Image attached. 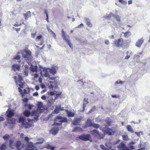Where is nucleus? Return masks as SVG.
Listing matches in <instances>:
<instances>
[{
	"mask_svg": "<svg viewBox=\"0 0 150 150\" xmlns=\"http://www.w3.org/2000/svg\"><path fill=\"white\" fill-rule=\"evenodd\" d=\"M38 112L37 110H34L31 113L29 111L26 110H25L23 112V114L25 116L27 117H29L30 115L31 116H36V117H34V119L35 120L37 121L38 120V117L39 116V114L38 113Z\"/></svg>",
	"mask_w": 150,
	"mask_h": 150,
	"instance_id": "obj_1",
	"label": "nucleus"
},
{
	"mask_svg": "<svg viewBox=\"0 0 150 150\" xmlns=\"http://www.w3.org/2000/svg\"><path fill=\"white\" fill-rule=\"evenodd\" d=\"M22 54V57L25 59L27 61H30L32 59L31 52L29 50L24 51Z\"/></svg>",
	"mask_w": 150,
	"mask_h": 150,
	"instance_id": "obj_2",
	"label": "nucleus"
},
{
	"mask_svg": "<svg viewBox=\"0 0 150 150\" xmlns=\"http://www.w3.org/2000/svg\"><path fill=\"white\" fill-rule=\"evenodd\" d=\"M62 37L63 39L67 43L69 46L71 48V44L69 40V37L67 35L66 33L64 31L63 29L62 30Z\"/></svg>",
	"mask_w": 150,
	"mask_h": 150,
	"instance_id": "obj_3",
	"label": "nucleus"
},
{
	"mask_svg": "<svg viewBox=\"0 0 150 150\" xmlns=\"http://www.w3.org/2000/svg\"><path fill=\"white\" fill-rule=\"evenodd\" d=\"M77 138L79 139L85 141L89 140L91 138L90 135L89 134H84L78 136Z\"/></svg>",
	"mask_w": 150,
	"mask_h": 150,
	"instance_id": "obj_4",
	"label": "nucleus"
},
{
	"mask_svg": "<svg viewBox=\"0 0 150 150\" xmlns=\"http://www.w3.org/2000/svg\"><path fill=\"white\" fill-rule=\"evenodd\" d=\"M124 40L122 38H120L117 40H115L113 44L116 47H120L124 45Z\"/></svg>",
	"mask_w": 150,
	"mask_h": 150,
	"instance_id": "obj_5",
	"label": "nucleus"
},
{
	"mask_svg": "<svg viewBox=\"0 0 150 150\" xmlns=\"http://www.w3.org/2000/svg\"><path fill=\"white\" fill-rule=\"evenodd\" d=\"M16 148L18 150H25V145L22 144L20 141H18L16 142L15 144V148Z\"/></svg>",
	"mask_w": 150,
	"mask_h": 150,
	"instance_id": "obj_6",
	"label": "nucleus"
},
{
	"mask_svg": "<svg viewBox=\"0 0 150 150\" xmlns=\"http://www.w3.org/2000/svg\"><path fill=\"white\" fill-rule=\"evenodd\" d=\"M103 130L104 133L109 135H111L112 133H114V132L113 131L112 129L106 127L104 128Z\"/></svg>",
	"mask_w": 150,
	"mask_h": 150,
	"instance_id": "obj_7",
	"label": "nucleus"
},
{
	"mask_svg": "<svg viewBox=\"0 0 150 150\" xmlns=\"http://www.w3.org/2000/svg\"><path fill=\"white\" fill-rule=\"evenodd\" d=\"M6 116L7 117V118H11L13 116L15 115L14 111L13 109L10 110L8 109L6 111Z\"/></svg>",
	"mask_w": 150,
	"mask_h": 150,
	"instance_id": "obj_8",
	"label": "nucleus"
},
{
	"mask_svg": "<svg viewBox=\"0 0 150 150\" xmlns=\"http://www.w3.org/2000/svg\"><path fill=\"white\" fill-rule=\"evenodd\" d=\"M82 118V117H81L80 118H76L74 119L72 122V124L74 125H79Z\"/></svg>",
	"mask_w": 150,
	"mask_h": 150,
	"instance_id": "obj_9",
	"label": "nucleus"
},
{
	"mask_svg": "<svg viewBox=\"0 0 150 150\" xmlns=\"http://www.w3.org/2000/svg\"><path fill=\"white\" fill-rule=\"evenodd\" d=\"M18 81L19 83L18 85L21 88H23V86L24 85V82H23V79L21 76L18 75Z\"/></svg>",
	"mask_w": 150,
	"mask_h": 150,
	"instance_id": "obj_10",
	"label": "nucleus"
},
{
	"mask_svg": "<svg viewBox=\"0 0 150 150\" xmlns=\"http://www.w3.org/2000/svg\"><path fill=\"white\" fill-rule=\"evenodd\" d=\"M28 144L27 145V147L25 149V150H38L36 147L33 146L31 142H28Z\"/></svg>",
	"mask_w": 150,
	"mask_h": 150,
	"instance_id": "obj_11",
	"label": "nucleus"
},
{
	"mask_svg": "<svg viewBox=\"0 0 150 150\" xmlns=\"http://www.w3.org/2000/svg\"><path fill=\"white\" fill-rule=\"evenodd\" d=\"M57 120H61L59 121L60 122H66L67 121V118L66 117H63L61 116H57L55 117V120L57 121Z\"/></svg>",
	"mask_w": 150,
	"mask_h": 150,
	"instance_id": "obj_12",
	"label": "nucleus"
},
{
	"mask_svg": "<svg viewBox=\"0 0 150 150\" xmlns=\"http://www.w3.org/2000/svg\"><path fill=\"white\" fill-rule=\"evenodd\" d=\"M21 87H19L18 88V90L19 92L21 94V97L22 98H23V97L26 94H27L28 93L26 90L25 89H24L23 92L22 90L21 89Z\"/></svg>",
	"mask_w": 150,
	"mask_h": 150,
	"instance_id": "obj_13",
	"label": "nucleus"
},
{
	"mask_svg": "<svg viewBox=\"0 0 150 150\" xmlns=\"http://www.w3.org/2000/svg\"><path fill=\"white\" fill-rule=\"evenodd\" d=\"M88 103V98H85L83 100V104L82 111H84L85 110V108L86 107V105Z\"/></svg>",
	"mask_w": 150,
	"mask_h": 150,
	"instance_id": "obj_14",
	"label": "nucleus"
},
{
	"mask_svg": "<svg viewBox=\"0 0 150 150\" xmlns=\"http://www.w3.org/2000/svg\"><path fill=\"white\" fill-rule=\"evenodd\" d=\"M7 120L8 123L10 124H14L16 122V119L15 118L11 117L10 118H7Z\"/></svg>",
	"mask_w": 150,
	"mask_h": 150,
	"instance_id": "obj_15",
	"label": "nucleus"
},
{
	"mask_svg": "<svg viewBox=\"0 0 150 150\" xmlns=\"http://www.w3.org/2000/svg\"><path fill=\"white\" fill-rule=\"evenodd\" d=\"M12 67L13 70L14 71H16V70H19L20 69L21 66L15 64L12 65Z\"/></svg>",
	"mask_w": 150,
	"mask_h": 150,
	"instance_id": "obj_16",
	"label": "nucleus"
},
{
	"mask_svg": "<svg viewBox=\"0 0 150 150\" xmlns=\"http://www.w3.org/2000/svg\"><path fill=\"white\" fill-rule=\"evenodd\" d=\"M93 123L91 120L88 119L86 123L85 126L86 127H92Z\"/></svg>",
	"mask_w": 150,
	"mask_h": 150,
	"instance_id": "obj_17",
	"label": "nucleus"
},
{
	"mask_svg": "<svg viewBox=\"0 0 150 150\" xmlns=\"http://www.w3.org/2000/svg\"><path fill=\"white\" fill-rule=\"evenodd\" d=\"M144 42V40L143 39H140L136 42V46L138 47H140Z\"/></svg>",
	"mask_w": 150,
	"mask_h": 150,
	"instance_id": "obj_18",
	"label": "nucleus"
},
{
	"mask_svg": "<svg viewBox=\"0 0 150 150\" xmlns=\"http://www.w3.org/2000/svg\"><path fill=\"white\" fill-rule=\"evenodd\" d=\"M65 111L66 112L67 116L68 117H73L75 115L74 112L71 111H69L67 110H66Z\"/></svg>",
	"mask_w": 150,
	"mask_h": 150,
	"instance_id": "obj_19",
	"label": "nucleus"
},
{
	"mask_svg": "<svg viewBox=\"0 0 150 150\" xmlns=\"http://www.w3.org/2000/svg\"><path fill=\"white\" fill-rule=\"evenodd\" d=\"M25 119L22 116H21L19 117L18 119V122L20 123H21L22 125L25 122Z\"/></svg>",
	"mask_w": 150,
	"mask_h": 150,
	"instance_id": "obj_20",
	"label": "nucleus"
},
{
	"mask_svg": "<svg viewBox=\"0 0 150 150\" xmlns=\"http://www.w3.org/2000/svg\"><path fill=\"white\" fill-rule=\"evenodd\" d=\"M23 16L25 17V19H27L28 18L31 17V13L29 11L26 12V13L24 14Z\"/></svg>",
	"mask_w": 150,
	"mask_h": 150,
	"instance_id": "obj_21",
	"label": "nucleus"
},
{
	"mask_svg": "<svg viewBox=\"0 0 150 150\" xmlns=\"http://www.w3.org/2000/svg\"><path fill=\"white\" fill-rule=\"evenodd\" d=\"M9 146L10 148L13 149L15 148V144H14V141L12 139L9 140Z\"/></svg>",
	"mask_w": 150,
	"mask_h": 150,
	"instance_id": "obj_22",
	"label": "nucleus"
},
{
	"mask_svg": "<svg viewBox=\"0 0 150 150\" xmlns=\"http://www.w3.org/2000/svg\"><path fill=\"white\" fill-rule=\"evenodd\" d=\"M25 128H28L32 126V125L29 123L25 122V123L22 125Z\"/></svg>",
	"mask_w": 150,
	"mask_h": 150,
	"instance_id": "obj_23",
	"label": "nucleus"
},
{
	"mask_svg": "<svg viewBox=\"0 0 150 150\" xmlns=\"http://www.w3.org/2000/svg\"><path fill=\"white\" fill-rule=\"evenodd\" d=\"M60 110V105L57 106L55 107V109L54 110V113L56 114L58 113L59 112Z\"/></svg>",
	"mask_w": 150,
	"mask_h": 150,
	"instance_id": "obj_24",
	"label": "nucleus"
},
{
	"mask_svg": "<svg viewBox=\"0 0 150 150\" xmlns=\"http://www.w3.org/2000/svg\"><path fill=\"white\" fill-rule=\"evenodd\" d=\"M59 129L58 128H53L51 130L52 133L54 135H56L58 132Z\"/></svg>",
	"mask_w": 150,
	"mask_h": 150,
	"instance_id": "obj_25",
	"label": "nucleus"
},
{
	"mask_svg": "<svg viewBox=\"0 0 150 150\" xmlns=\"http://www.w3.org/2000/svg\"><path fill=\"white\" fill-rule=\"evenodd\" d=\"M85 20L86 21V23L87 25L89 27H91L93 25L91 22L89 21L88 19L87 18H85Z\"/></svg>",
	"mask_w": 150,
	"mask_h": 150,
	"instance_id": "obj_26",
	"label": "nucleus"
},
{
	"mask_svg": "<svg viewBox=\"0 0 150 150\" xmlns=\"http://www.w3.org/2000/svg\"><path fill=\"white\" fill-rule=\"evenodd\" d=\"M104 136V135L101 133H99L98 132L96 137H97L99 139H103Z\"/></svg>",
	"mask_w": 150,
	"mask_h": 150,
	"instance_id": "obj_27",
	"label": "nucleus"
},
{
	"mask_svg": "<svg viewBox=\"0 0 150 150\" xmlns=\"http://www.w3.org/2000/svg\"><path fill=\"white\" fill-rule=\"evenodd\" d=\"M77 82L78 83L79 86H81V87H83L84 86V83H86L85 81L84 82H83L82 79L78 81Z\"/></svg>",
	"mask_w": 150,
	"mask_h": 150,
	"instance_id": "obj_28",
	"label": "nucleus"
},
{
	"mask_svg": "<svg viewBox=\"0 0 150 150\" xmlns=\"http://www.w3.org/2000/svg\"><path fill=\"white\" fill-rule=\"evenodd\" d=\"M98 131L96 129H93L90 131V133L93 136H96Z\"/></svg>",
	"mask_w": 150,
	"mask_h": 150,
	"instance_id": "obj_29",
	"label": "nucleus"
},
{
	"mask_svg": "<svg viewBox=\"0 0 150 150\" xmlns=\"http://www.w3.org/2000/svg\"><path fill=\"white\" fill-rule=\"evenodd\" d=\"M49 70L50 73L53 75H54L56 73V69L54 68L49 69Z\"/></svg>",
	"mask_w": 150,
	"mask_h": 150,
	"instance_id": "obj_30",
	"label": "nucleus"
},
{
	"mask_svg": "<svg viewBox=\"0 0 150 150\" xmlns=\"http://www.w3.org/2000/svg\"><path fill=\"white\" fill-rule=\"evenodd\" d=\"M113 16V14L112 13H111L109 15L105 16L103 17L105 19H107L108 20H110L112 16Z\"/></svg>",
	"mask_w": 150,
	"mask_h": 150,
	"instance_id": "obj_31",
	"label": "nucleus"
},
{
	"mask_svg": "<svg viewBox=\"0 0 150 150\" xmlns=\"http://www.w3.org/2000/svg\"><path fill=\"white\" fill-rule=\"evenodd\" d=\"M127 130L129 132H130L132 133H134V131L133 130V129L130 125H127Z\"/></svg>",
	"mask_w": 150,
	"mask_h": 150,
	"instance_id": "obj_32",
	"label": "nucleus"
},
{
	"mask_svg": "<svg viewBox=\"0 0 150 150\" xmlns=\"http://www.w3.org/2000/svg\"><path fill=\"white\" fill-rule=\"evenodd\" d=\"M113 16L115 18L117 21L118 22H121V20L120 16L118 15H113Z\"/></svg>",
	"mask_w": 150,
	"mask_h": 150,
	"instance_id": "obj_33",
	"label": "nucleus"
},
{
	"mask_svg": "<svg viewBox=\"0 0 150 150\" xmlns=\"http://www.w3.org/2000/svg\"><path fill=\"white\" fill-rule=\"evenodd\" d=\"M125 144L123 143H121L118 146V148L123 149L125 148Z\"/></svg>",
	"mask_w": 150,
	"mask_h": 150,
	"instance_id": "obj_34",
	"label": "nucleus"
},
{
	"mask_svg": "<svg viewBox=\"0 0 150 150\" xmlns=\"http://www.w3.org/2000/svg\"><path fill=\"white\" fill-rule=\"evenodd\" d=\"M45 148L47 149H50V150H54V147L51 146L49 144H47L45 146Z\"/></svg>",
	"mask_w": 150,
	"mask_h": 150,
	"instance_id": "obj_35",
	"label": "nucleus"
},
{
	"mask_svg": "<svg viewBox=\"0 0 150 150\" xmlns=\"http://www.w3.org/2000/svg\"><path fill=\"white\" fill-rule=\"evenodd\" d=\"M21 56L19 55H16V57H13V59H16L17 60H19L18 62L19 63H20L21 62V61L20 60L21 59Z\"/></svg>",
	"mask_w": 150,
	"mask_h": 150,
	"instance_id": "obj_36",
	"label": "nucleus"
},
{
	"mask_svg": "<svg viewBox=\"0 0 150 150\" xmlns=\"http://www.w3.org/2000/svg\"><path fill=\"white\" fill-rule=\"evenodd\" d=\"M10 138V136L8 134H6L3 137V139L5 140L8 139Z\"/></svg>",
	"mask_w": 150,
	"mask_h": 150,
	"instance_id": "obj_37",
	"label": "nucleus"
},
{
	"mask_svg": "<svg viewBox=\"0 0 150 150\" xmlns=\"http://www.w3.org/2000/svg\"><path fill=\"white\" fill-rule=\"evenodd\" d=\"M44 76L46 77L49 78L50 77V75L49 74V72L47 70L45 71L44 74Z\"/></svg>",
	"mask_w": 150,
	"mask_h": 150,
	"instance_id": "obj_38",
	"label": "nucleus"
},
{
	"mask_svg": "<svg viewBox=\"0 0 150 150\" xmlns=\"http://www.w3.org/2000/svg\"><path fill=\"white\" fill-rule=\"evenodd\" d=\"M131 35V33L129 31H127L124 33V36L126 38H128Z\"/></svg>",
	"mask_w": 150,
	"mask_h": 150,
	"instance_id": "obj_39",
	"label": "nucleus"
},
{
	"mask_svg": "<svg viewBox=\"0 0 150 150\" xmlns=\"http://www.w3.org/2000/svg\"><path fill=\"white\" fill-rule=\"evenodd\" d=\"M82 130L81 128L79 127H76L72 130V132L79 131Z\"/></svg>",
	"mask_w": 150,
	"mask_h": 150,
	"instance_id": "obj_40",
	"label": "nucleus"
},
{
	"mask_svg": "<svg viewBox=\"0 0 150 150\" xmlns=\"http://www.w3.org/2000/svg\"><path fill=\"white\" fill-rule=\"evenodd\" d=\"M92 127H93L95 129H97L99 127L100 125L98 124H96L93 123Z\"/></svg>",
	"mask_w": 150,
	"mask_h": 150,
	"instance_id": "obj_41",
	"label": "nucleus"
},
{
	"mask_svg": "<svg viewBox=\"0 0 150 150\" xmlns=\"http://www.w3.org/2000/svg\"><path fill=\"white\" fill-rule=\"evenodd\" d=\"M43 106V104L41 102H39L37 106L39 109H41L42 107Z\"/></svg>",
	"mask_w": 150,
	"mask_h": 150,
	"instance_id": "obj_42",
	"label": "nucleus"
},
{
	"mask_svg": "<svg viewBox=\"0 0 150 150\" xmlns=\"http://www.w3.org/2000/svg\"><path fill=\"white\" fill-rule=\"evenodd\" d=\"M123 139L124 140L127 141L129 140L128 136L127 135H124L122 136Z\"/></svg>",
	"mask_w": 150,
	"mask_h": 150,
	"instance_id": "obj_43",
	"label": "nucleus"
},
{
	"mask_svg": "<svg viewBox=\"0 0 150 150\" xmlns=\"http://www.w3.org/2000/svg\"><path fill=\"white\" fill-rule=\"evenodd\" d=\"M105 122L108 126H110L112 123V121L111 120H106Z\"/></svg>",
	"mask_w": 150,
	"mask_h": 150,
	"instance_id": "obj_44",
	"label": "nucleus"
},
{
	"mask_svg": "<svg viewBox=\"0 0 150 150\" xmlns=\"http://www.w3.org/2000/svg\"><path fill=\"white\" fill-rule=\"evenodd\" d=\"M6 148V146L5 144H2L0 147L1 150H5Z\"/></svg>",
	"mask_w": 150,
	"mask_h": 150,
	"instance_id": "obj_45",
	"label": "nucleus"
},
{
	"mask_svg": "<svg viewBox=\"0 0 150 150\" xmlns=\"http://www.w3.org/2000/svg\"><path fill=\"white\" fill-rule=\"evenodd\" d=\"M38 140H40V141L37 142L36 143V144H42L43 143L44 141V140H43V139H42V138H41V139L39 138V139H38Z\"/></svg>",
	"mask_w": 150,
	"mask_h": 150,
	"instance_id": "obj_46",
	"label": "nucleus"
},
{
	"mask_svg": "<svg viewBox=\"0 0 150 150\" xmlns=\"http://www.w3.org/2000/svg\"><path fill=\"white\" fill-rule=\"evenodd\" d=\"M32 71L33 72H37L38 71V67L36 66H35L32 69Z\"/></svg>",
	"mask_w": 150,
	"mask_h": 150,
	"instance_id": "obj_47",
	"label": "nucleus"
},
{
	"mask_svg": "<svg viewBox=\"0 0 150 150\" xmlns=\"http://www.w3.org/2000/svg\"><path fill=\"white\" fill-rule=\"evenodd\" d=\"M48 93H49V94L51 96H53L57 93V91H51L48 92Z\"/></svg>",
	"mask_w": 150,
	"mask_h": 150,
	"instance_id": "obj_48",
	"label": "nucleus"
},
{
	"mask_svg": "<svg viewBox=\"0 0 150 150\" xmlns=\"http://www.w3.org/2000/svg\"><path fill=\"white\" fill-rule=\"evenodd\" d=\"M23 101L26 103H27L28 101V99L27 98H25L22 99Z\"/></svg>",
	"mask_w": 150,
	"mask_h": 150,
	"instance_id": "obj_49",
	"label": "nucleus"
},
{
	"mask_svg": "<svg viewBox=\"0 0 150 150\" xmlns=\"http://www.w3.org/2000/svg\"><path fill=\"white\" fill-rule=\"evenodd\" d=\"M45 14H46V16H47V18H46V20L47 22H49V20H48V14L47 13V11H46V10H45Z\"/></svg>",
	"mask_w": 150,
	"mask_h": 150,
	"instance_id": "obj_50",
	"label": "nucleus"
},
{
	"mask_svg": "<svg viewBox=\"0 0 150 150\" xmlns=\"http://www.w3.org/2000/svg\"><path fill=\"white\" fill-rule=\"evenodd\" d=\"M119 1L121 4H125L127 3V2L126 1H123V0H119Z\"/></svg>",
	"mask_w": 150,
	"mask_h": 150,
	"instance_id": "obj_51",
	"label": "nucleus"
},
{
	"mask_svg": "<svg viewBox=\"0 0 150 150\" xmlns=\"http://www.w3.org/2000/svg\"><path fill=\"white\" fill-rule=\"evenodd\" d=\"M96 108V107L95 106H93V108L89 110V113L92 112Z\"/></svg>",
	"mask_w": 150,
	"mask_h": 150,
	"instance_id": "obj_52",
	"label": "nucleus"
},
{
	"mask_svg": "<svg viewBox=\"0 0 150 150\" xmlns=\"http://www.w3.org/2000/svg\"><path fill=\"white\" fill-rule=\"evenodd\" d=\"M48 30L50 31L52 33V34L54 35V38H56V34H55V33L52 31V30L49 29H48Z\"/></svg>",
	"mask_w": 150,
	"mask_h": 150,
	"instance_id": "obj_53",
	"label": "nucleus"
},
{
	"mask_svg": "<svg viewBox=\"0 0 150 150\" xmlns=\"http://www.w3.org/2000/svg\"><path fill=\"white\" fill-rule=\"evenodd\" d=\"M124 81H117L115 82V83L117 84L119 83L122 84L123 83H124Z\"/></svg>",
	"mask_w": 150,
	"mask_h": 150,
	"instance_id": "obj_54",
	"label": "nucleus"
},
{
	"mask_svg": "<svg viewBox=\"0 0 150 150\" xmlns=\"http://www.w3.org/2000/svg\"><path fill=\"white\" fill-rule=\"evenodd\" d=\"M32 107L33 106L30 104H28L27 105V107L28 108L29 110L31 109Z\"/></svg>",
	"mask_w": 150,
	"mask_h": 150,
	"instance_id": "obj_55",
	"label": "nucleus"
},
{
	"mask_svg": "<svg viewBox=\"0 0 150 150\" xmlns=\"http://www.w3.org/2000/svg\"><path fill=\"white\" fill-rule=\"evenodd\" d=\"M42 38V36L41 35L38 36L36 39V40H40Z\"/></svg>",
	"mask_w": 150,
	"mask_h": 150,
	"instance_id": "obj_56",
	"label": "nucleus"
},
{
	"mask_svg": "<svg viewBox=\"0 0 150 150\" xmlns=\"http://www.w3.org/2000/svg\"><path fill=\"white\" fill-rule=\"evenodd\" d=\"M54 125H55L60 126L62 125V123H57V122H54Z\"/></svg>",
	"mask_w": 150,
	"mask_h": 150,
	"instance_id": "obj_57",
	"label": "nucleus"
},
{
	"mask_svg": "<svg viewBox=\"0 0 150 150\" xmlns=\"http://www.w3.org/2000/svg\"><path fill=\"white\" fill-rule=\"evenodd\" d=\"M84 26L83 24V23L80 24L79 25H78L77 27V28H81L83 27Z\"/></svg>",
	"mask_w": 150,
	"mask_h": 150,
	"instance_id": "obj_58",
	"label": "nucleus"
},
{
	"mask_svg": "<svg viewBox=\"0 0 150 150\" xmlns=\"http://www.w3.org/2000/svg\"><path fill=\"white\" fill-rule=\"evenodd\" d=\"M111 96L112 98H119V96L118 95H112Z\"/></svg>",
	"mask_w": 150,
	"mask_h": 150,
	"instance_id": "obj_59",
	"label": "nucleus"
},
{
	"mask_svg": "<svg viewBox=\"0 0 150 150\" xmlns=\"http://www.w3.org/2000/svg\"><path fill=\"white\" fill-rule=\"evenodd\" d=\"M24 139L27 142H28L30 140V139L27 137H25Z\"/></svg>",
	"mask_w": 150,
	"mask_h": 150,
	"instance_id": "obj_60",
	"label": "nucleus"
},
{
	"mask_svg": "<svg viewBox=\"0 0 150 150\" xmlns=\"http://www.w3.org/2000/svg\"><path fill=\"white\" fill-rule=\"evenodd\" d=\"M41 98L43 100H45L46 98V96L45 95H42L41 97Z\"/></svg>",
	"mask_w": 150,
	"mask_h": 150,
	"instance_id": "obj_61",
	"label": "nucleus"
},
{
	"mask_svg": "<svg viewBox=\"0 0 150 150\" xmlns=\"http://www.w3.org/2000/svg\"><path fill=\"white\" fill-rule=\"evenodd\" d=\"M38 92H36L33 94V96H37L38 95Z\"/></svg>",
	"mask_w": 150,
	"mask_h": 150,
	"instance_id": "obj_62",
	"label": "nucleus"
},
{
	"mask_svg": "<svg viewBox=\"0 0 150 150\" xmlns=\"http://www.w3.org/2000/svg\"><path fill=\"white\" fill-rule=\"evenodd\" d=\"M100 147L101 149H102L103 150L105 149V147L104 146V145H102V144H101L100 145Z\"/></svg>",
	"mask_w": 150,
	"mask_h": 150,
	"instance_id": "obj_63",
	"label": "nucleus"
},
{
	"mask_svg": "<svg viewBox=\"0 0 150 150\" xmlns=\"http://www.w3.org/2000/svg\"><path fill=\"white\" fill-rule=\"evenodd\" d=\"M105 44H107V45H108L109 43H110V42H109V41L108 40H105Z\"/></svg>",
	"mask_w": 150,
	"mask_h": 150,
	"instance_id": "obj_64",
	"label": "nucleus"
}]
</instances>
